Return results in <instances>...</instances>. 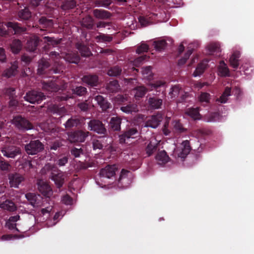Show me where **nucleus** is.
<instances>
[{
	"instance_id": "c9c22d12",
	"label": "nucleus",
	"mask_w": 254,
	"mask_h": 254,
	"mask_svg": "<svg viewBox=\"0 0 254 254\" xmlns=\"http://www.w3.org/2000/svg\"><path fill=\"white\" fill-rule=\"evenodd\" d=\"M122 72V69L121 66L119 65H115L111 67L107 72V74L110 76L118 77Z\"/></svg>"
},
{
	"instance_id": "864d4df0",
	"label": "nucleus",
	"mask_w": 254,
	"mask_h": 254,
	"mask_svg": "<svg viewBox=\"0 0 254 254\" xmlns=\"http://www.w3.org/2000/svg\"><path fill=\"white\" fill-rule=\"evenodd\" d=\"M142 74L144 77L150 79L152 77V67L151 66H146L142 68Z\"/></svg>"
},
{
	"instance_id": "5fc2aeb1",
	"label": "nucleus",
	"mask_w": 254,
	"mask_h": 254,
	"mask_svg": "<svg viewBox=\"0 0 254 254\" xmlns=\"http://www.w3.org/2000/svg\"><path fill=\"white\" fill-rule=\"evenodd\" d=\"M111 3V0H96L95 1L96 6L104 7H108Z\"/></svg>"
},
{
	"instance_id": "7c9ffc66",
	"label": "nucleus",
	"mask_w": 254,
	"mask_h": 254,
	"mask_svg": "<svg viewBox=\"0 0 254 254\" xmlns=\"http://www.w3.org/2000/svg\"><path fill=\"white\" fill-rule=\"evenodd\" d=\"M0 208L10 212L14 211L16 209V206L14 203L9 199H6L5 201L0 203Z\"/></svg>"
},
{
	"instance_id": "1a4fd4ad",
	"label": "nucleus",
	"mask_w": 254,
	"mask_h": 254,
	"mask_svg": "<svg viewBox=\"0 0 254 254\" xmlns=\"http://www.w3.org/2000/svg\"><path fill=\"white\" fill-rule=\"evenodd\" d=\"M46 96L41 91L37 90H32L28 92L24 97L25 100L32 104H39L44 99Z\"/></svg>"
},
{
	"instance_id": "b1692460",
	"label": "nucleus",
	"mask_w": 254,
	"mask_h": 254,
	"mask_svg": "<svg viewBox=\"0 0 254 254\" xmlns=\"http://www.w3.org/2000/svg\"><path fill=\"white\" fill-rule=\"evenodd\" d=\"M155 159L158 164L164 165L169 161L170 158L165 150H161L157 152Z\"/></svg>"
},
{
	"instance_id": "9b49d317",
	"label": "nucleus",
	"mask_w": 254,
	"mask_h": 254,
	"mask_svg": "<svg viewBox=\"0 0 254 254\" xmlns=\"http://www.w3.org/2000/svg\"><path fill=\"white\" fill-rule=\"evenodd\" d=\"M8 178L10 187L14 188H18L19 185L25 180L22 175L17 173H9Z\"/></svg>"
},
{
	"instance_id": "f704fd0d",
	"label": "nucleus",
	"mask_w": 254,
	"mask_h": 254,
	"mask_svg": "<svg viewBox=\"0 0 254 254\" xmlns=\"http://www.w3.org/2000/svg\"><path fill=\"white\" fill-rule=\"evenodd\" d=\"M22 47V44L20 40L14 39L10 44V48L12 52L14 54H18Z\"/></svg>"
},
{
	"instance_id": "603ef678",
	"label": "nucleus",
	"mask_w": 254,
	"mask_h": 254,
	"mask_svg": "<svg viewBox=\"0 0 254 254\" xmlns=\"http://www.w3.org/2000/svg\"><path fill=\"white\" fill-rule=\"evenodd\" d=\"M70 153L74 157L78 158L84 154V151L81 148H77L74 147L70 149Z\"/></svg>"
},
{
	"instance_id": "473e14b6",
	"label": "nucleus",
	"mask_w": 254,
	"mask_h": 254,
	"mask_svg": "<svg viewBox=\"0 0 254 254\" xmlns=\"http://www.w3.org/2000/svg\"><path fill=\"white\" fill-rule=\"evenodd\" d=\"M8 28L12 29L14 34L21 33L26 30V28L20 26V24L17 22H8L6 24Z\"/></svg>"
},
{
	"instance_id": "a19ab883",
	"label": "nucleus",
	"mask_w": 254,
	"mask_h": 254,
	"mask_svg": "<svg viewBox=\"0 0 254 254\" xmlns=\"http://www.w3.org/2000/svg\"><path fill=\"white\" fill-rule=\"evenodd\" d=\"M218 71L223 76H228L229 75V69L223 61H221L220 62Z\"/></svg>"
},
{
	"instance_id": "a878e982",
	"label": "nucleus",
	"mask_w": 254,
	"mask_h": 254,
	"mask_svg": "<svg viewBox=\"0 0 254 254\" xmlns=\"http://www.w3.org/2000/svg\"><path fill=\"white\" fill-rule=\"evenodd\" d=\"M75 47L79 51L81 56L89 57L92 55V53L89 48L82 43H77L75 45Z\"/></svg>"
},
{
	"instance_id": "0e129e2a",
	"label": "nucleus",
	"mask_w": 254,
	"mask_h": 254,
	"mask_svg": "<svg viewBox=\"0 0 254 254\" xmlns=\"http://www.w3.org/2000/svg\"><path fill=\"white\" fill-rule=\"evenodd\" d=\"M77 107L83 112H86L89 109V105L86 101L78 103Z\"/></svg>"
},
{
	"instance_id": "7ed1b4c3",
	"label": "nucleus",
	"mask_w": 254,
	"mask_h": 254,
	"mask_svg": "<svg viewBox=\"0 0 254 254\" xmlns=\"http://www.w3.org/2000/svg\"><path fill=\"white\" fill-rule=\"evenodd\" d=\"M61 70L62 68L59 65L56 67H52L49 60L45 58H42L38 61L37 73L40 75L60 73Z\"/></svg>"
},
{
	"instance_id": "37998d69",
	"label": "nucleus",
	"mask_w": 254,
	"mask_h": 254,
	"mask_svg": "<svg viewBox=\"0 0 254 254\" xmlns=\"http://www.w3.org/2000/svg\"><path fill=\"white\" fill-rule=\"evenodd\" d=\"M167 43L164 40H160L154 41L153 46L155 50L159 52H161L165 49L166 47Z\"/></svg>"
},
{
	"instance_id": "4c0bfd02",
	"label": "nucleus",
	"mask_w": 254,
	"mask_h": 254,
	"mask_svg": "<svg viewBox=\"0 0 254 254\" xmlns=\"http://www.w3.org/2000/svg\"><path fill=\"white\" fill-rule=\"evenodd\" d=\"M72 93L78 96H84L87 93L86 87L82 86H76L72 89Z\"/></svg>"
},
{
	"instance_id": "aec40b11",
	"label": "nucleus",
	"mask_w": 254,
	"mask_h": 254,
	"mask_svg": "<svg viewBox=\"0 0 254 254\" xmlns=\"http://www.w3.org/2000/svg\"><path fill=\"white\" fill-rule=\"evenodd\" d=\"M82 28L88 30L95 29L94 19L90 15L84 17L80 22Z\"/></svg>"
},
{
	"instance_id": "cd10ccee",
	"label": "nucleus",
	"mask_w": 254,
	"mask_h": 254,
	"mask_svg": "<svg viewBox=\"0 0 254 254\" xmlns=\"http://www.w3.org/2000/svg\"><path fill=\"white\" fill-rule=\"evenodd\" d=\"M95 100L103 111H106L111 108V104L108 102L106 99L101 95H97L95 97Z\"/></svg>"
},
{
	"instance_id": "ddd939ff",
	"label": "nucleus",
	"mask_w": 254,
	"mask_h": 254,
	"mask_svg": "<svg viewBox=\"0 0 254 254\" xmlns=\"http://www.w3.org/2000/svg\"><path fill=\"white\" fill-rule=\"evenodd\" d=\"M118 169L116 165H108L105 168L102 169L100 172V175L102 177L108 179L112 177L115 178L116 172Z\"/></svg>"
},
{
	"instance_id": "6e6d98bb",
	"label": "nucleus",
	"mask_w": 254,
	"mask_h": 254,
	"mask_svg": "<svg viewBox=\"0 0 254 254\" xmlns=\"http://www.w3.org/2000/svg\"><path fill=\"white\" fill-rule=\"evenodd\" d=\"M25 197L30 202V204L34 206L36 202V195L33 193L29 192L25 194Z\"/></svg>"
},
{
	"instance_id": "39448f33",
	"label": "nucleus",
	"mask_w": 254,
	"mask_h": 254,
	"mask_svg": "<svg viewBox=\"0 0 254 254\" xmlns=\"http://www.w3.org/2000/svg\"><path fill=\"white\" fill-rule=\"evenodd\" d=\"M44 149V144L38 139L31 140L24 146V149L27 154L31 155L37 154L42 151Z\"/></svg>"
},
{
	"instance_id": "5701e85b",
	"label": "nucleus",
	"mask_w": 254,
	"mask_h": 254,
	"mask_svg": "<svg viewBox=\"0 0 254 254\" xmlns=\"http://www.w3.org/2000/svg\"><path fill=\"white\" fill-rule=\"evenodd\" d=\"M93 14L96 18L103 20L108 19L112 16L110 12L101 9H94Z\"/></svg>"
},
{
	"instance_id": "de8ad7c7",
	"label": "nucleus",
	"mask_w": 254,
	"mask_h": 254,
	"mask_svg": "<svg viewBox=\"0 0 254 254\" xmlns=\"http://www.w3.org/2000/svg\"><path fill=\"white\" fill-rule=\"evenodd\" d=\"M39 23L40 25H42V28L51 27L53 24L52 20L47 19L44 16H42L39 19Z\"/></svg>"
},
{
	"instance_id": "72a5a7b5",
	"label": "nucleus",
	"mask_w": 254,
	"mask_h": 254,
	"mask_svg": "<svg viewBox=\"0 0 254 254\" xmlns=\"http://www.w3.org/2000/svg\"><path fill=\"white\" fill-rule=\"evenodd\" d=\"M65 60L69 63L77 64L80 58L77 52H71L66 54Z\"/></svg>"
},
{
	"instance_id": "a18cd8bd",
	"label": "nucleus",
	"mask_w": 254,
	"mask_h": 254,
	"mask_svg": "<svg viewBox=\"0 0 254 254\" xmlns=\"http://www.w3.org/2000/svg\"><path fill=\"white\" fill-rule=\"evenodd\" d=\"M11 168V165L9 162L6 161L3 157H0V170L4 172H9Z\"/></svg>"
},
{
	"instance_id": "e433bc0d",
	"label": "nucleus",
	"mask_w": 254,
	"mask_h": 254,
	"mask_svg": "<svg viewBox=\"0 0 254 254\" xmlns=\"http://www.w3.org/2000/svg\"><path fill=\"white\" fill-rule=\"evenodd\" d=\"M76 5V2L74 0H65L61 5V8L64 10H68L74 8Z\"/></svg>"
},
{
	"instance_id": "f257e3e1",
	"label": "nucleus",
	"mask_w": 254,
	"mask_h": 254,
	"mask_svg": "<svg viewBox=\"0 0 254 254\" xmlns=\"http://www.w3.org/2000/svg\"><path fill=\"white\" fill-rule=\"evenodd\" d=\"M148 89L144 86H139L134 89V97L136 99H139L143 97L148 90L153 91L154 95H158L160 93L162 94V97L165 96L166 82L162 80H157L150 82L148 84Z\"/></svg>"
},
{
	"instance_id": "0eeeda50",
	"label": "nucleus",
	"mask_w": 254,
	"mask_h": 254,
	"mask_svg": "<svg viewBox=\"0 0 254 254\" xmlns=\"http://www.w3.org/2000/svg\"><path fill=\"white\" fill-rule=\"evenodd\" d=\"M13 124L20 130L25 131L33 128V125L26 118L21 116H16L12 120Z\"/></svg>"
},
{
	"instance_id": "4d7b16f0",
	"label": "nucleus",
	"mask_w": 254,
	"mask_h": 254,
	"mask_svg": "<svg viewBox=\"0 0 254 254\" xmlns=\"http://www.w3.org/2000/svg\"><path fill=\"white\" fill-rule=\"evenodd\" d=\"M199 101L201 102H205L208 103L210 99V95L206 92H202L199 96Z\"/></svg>"
},
{
	"instance_id": "338daca9",
	"label": "nucleus",
	"mask_w": 254,
	"mask_h": 254,
	"mask_svg": "<svg viewBox=\"0 0 254 254\" xmlns=\"http://www.w3.org/2000/svg\"><path fill=\"white\" fill-rule=\"evenodd\" d=\"M119 86L118 82L117 80H114L113 81H111L109 84L108 85V88L109 89H111L112 91L113 92L116 90Z\"/></svg>"
},
{
	"instance_id": "c756f323",
	"label": "nucleus",
	"mask_w": 254,
	"mask_h": 254,
	"mask_svg": "<svg viewBox=\"0 0 254 254\" xmlns=\"http://www.w3.org/2000/svg\"><path fill=\"white\" fill-rule=\"evenodd\" d=\"M240 57V53L238 51L234 52L230 57L229 63L231 66L237 69L239 65V59Z\"/></svg>"
},
{
	"instance_id": "49530a36",
	"label": "nucleus",
	"mask_w": 254,
	"mask_h": 254,
	"mask_svg": "<svg viewBox=\"0 0 254 254\" xmlns=\"http://www.w3.org/2000/svg\"><path fill=\"white\" fill-rule=\"evenodd\" d=\"M186 114L194 120L198 119L200 116L198 108L188 109L186 112Z\"/></svg>"
},
{
	"instance_id": "2eb2a0df",
	"label": "nucleus",
	"mask_w": 254,
	"mask_h": 254,
	"mask_svg": "<svg viewBox=\"0 0 254 254\" xmlns=\"http://www.w3.org/2000/svg\"><path fill=\"white\" fill-rule=\"evenodd\" d=\"M155 96L149 97L148 99L147 104L148 108L151 110L161 109L163 105V99Z\"/></svg>"
},
{
	"instance_id": "f3484780",
	"label": "nucleus",
	"mask_w": 254,
	"mask_h": 254,
	"mask_svg": "<svg viewBox=\"0 0 254 254\" xmlns=\"http://www.w3.org/2000/svg\"><path fill=\"white\" fill-rule=\"evenodd\" d=\"M42 40H41L37 36L34 35L27 41L26 48L27 50L30 52H35L40 42Z\"/></svg>"
},
{
	"instance_id": "bf43d9fd",
	"label": "nucleus",
	"mask_w": 254,
	"mask_h": 254,
	"mask_svg": "<svg viewBox=\"0 0 254 254\" xmlns=\"http://www.w3.org/2000/svg\"><path fill=\"white\" fill-rule=\"evenodd\" d=\"M148 49V46L147 44L143 43L137 48L136 52L138 54H141L142 53L147 52Z\"/></svg>"
},
{
	"instance_id": "9d476101",
	"label": "nucleus",
	"mask_w": 254,
	"mask_h": 254,
	"mask_svg": "<svg viewBox=\"0 0 254 254\" xmlns=\"http://www.w3.org/2000/svg\"><path fill=\"white\" fill-rule=\"evenodd\" d=\"M1 152L4 157L14 159L21 154V149L19 147L15 145H5L1 148Z\"/></svg>"
},
{
	"instance_id": "774afa93",
	"label": "nucleus",
	"mask_w": 254,
	"mask_h": 254,
	"mask_svg": "<svg viewBox=\"0 0 254 254\" xmlns=\"http://www.w3.org/2000/svg\"><path fill=\"white\" fill-rule=\"evenodd\" d=\"M70 98L71 96L66 93L58 94L56 96V99L59 101H66Z\"/></svg>"
},
{
	"instance_id": "69168bd1",
	"label": "nucleus",
	"mask_w": 254,
	"mask_h": 254,
	"mask_svg": "<svg viewBox=\"0 0 254 254\" xmlns=\"http://www.w3.org/2000/svg\"><path fill=\"white\" fill-rule=\"evenodd\" d=\"M62 145V141L60 140H57L51 144L50 145V149L56 150Z\"/></svg>"
},
{
	"instance_id": "4468645a",
	"label": "nucleus",
	"mask_w": 254,
	"mask_h": 254,
	"mask_svg": "<svg viewBox=\"0 0 254 254\" xmlns=\"http://www.w3.org/2000/svg\"><path fill=\"white\" fill-rule=\"evenodd\" d=\"M159 146V142L155 138H152L147 142V145L145 150L148 156H150L156 152L158 150Z\"/></svg>"
},
{
	"instance_id": "a211bd4d",
	"label": "nucleus",
	"mask_w": 254,
	"mask_h": 254,
	"mask_svg": "<svg viewBox=\"0 0 254 254\" xmlns=\"http://www.w3.org/2000/svg\"><path fill=\"white\" fill-rule=\"evenodd\" d=\"M162 119V116L160 114L153 115L146 121L145 126L147 127L155 128L160 125Z\"/></svg>"
},
{
	"instance_id": "f03ea898",
	"label": "nucleus",
	"mask_w": 254,
	"mask_h": 254,
	"mask_svg": "<svg viewBox=\"0 0 254 254\" xmlns=\"http://www.w3.org/2000/svg\"><path fill=\"white\" fill-rule=\"evenodd\" d=\"M42 171L50 173V178L54 181L58 188L60 189L63 186L64 181V175L57 167L47 164L44 167Z\"/></svg>"
},
{
	"instance_id": "bb28decb",
	"label": "nucleus",
	"mask_w": 254,
	"mask_h": 254,
	"mask_svg": "<svg viewBox=\"0 0 254 254\" xmlns=\"http://www.w3.org/2000/svg\"><path fill=\"white\" fill-rule=\"evenodd\" d=\"M42 85L43 88L48 91L56 92L59 89V86L55 81H43Z\"/></svg>"
},
{
	"instance_id": "c03bdc74",
	"label": "nucleus",
	"mask_w": 254,
	"mask_h": 254,
	"mask_svg": "<svg viewBox=\"0 0 254 254\" xmlns=\"http://www.w3.org/2000/svg\"><path fill=\"white\" fill-rule=\"evenodd\" d=\"M95 39L97 42H110L113 40V37L107 34L100 33V34L95 37Z\"/></svg>"
},
{
	"instance_id": "412c9836",
	"label": "nucleus",
	"mask_w": 254,
	"mask_h": 254,
	"mask_svg": "<svg viewBox=\"0 0 254 254\" xmlns=\"http://www.w3.org/2000/svg\"><path fill=\"white\" fill-rule=\"evenodd\" d=\"M120 109L122 112L128 114H132L133 113H135L139 111L137 105L131 102L127 104H124L121 107Z\"/></svg>"
},
{
	"instance_id": "6e6552de",
	"label": "nucleus",
	"mask_w": 254,
	"mask_h": 254,
	"mask_svg": "<svg viewBox=\"0 0 254 254\" xmlns=\"http://www.w3.org/2000/svg\"><path fill=\"white\" fill-rule=\"evenodd\" d=\"M89 133L88 131L81 129L71 131L68 134V140L72 143L83 142L89 136Z\"/></svg>"
},
{
	"instance_id": "6ab92c4d",
	"label": "nucleus",
	"mask_w": 254,
	"mask_h": 254,
	"mask_svg": "<svg viewBox=\"0 0 254 254\" xmlns=\"http://www.w3.org/2000/svg\"><path fill=\"white\" fill-rule=\"evenodd\" d=\"M82 80L83 82L92 87L97 86L99 82L98 76L96 74L85 75Z\"/></svg>"
},
{
	"instance_id": "2f4dec72",
	"label": "nucleus",
	"mask_w": 254,
	"mask_h": 254,
	"mask_svg": "<svg viewBox=\"0 0 254 254\" xmlns=\"http://www.w3.org/2000/svg\"><path fill=\"white\" fill-rule=\"evenodd\" d=\"M17 68L18 65L16 63L12 64L9 68H7L4 70L2 74L3 76L9 78L11 76H15L17 72Z\"/></svg>"
},
{
	"instance_id": "8fccbe9b",
	"label": "nucleus",
	"mask_w": 254,
	"mask_h": 254,
	"mask_svg": "<svg viewBox=\"0 0 254 254\" xmlns=\"http://www.w3.org/2000/svg\"><path fill=\"white\" fill-rule=\"evenodd\" d=\"M207 49L210 53H219L220 52V45L216 43H210L207 46Z\"/></svg>"
},
{
	"instance_id": "79ce46f5",
	"label": "nucleus",
	"mask_w": 254,
	"mask_h": 254,
	"mask_svg": "<svg viewBox=\"0 0 254 254\" xmlns=\"http://www.w3.org/2000/svg\"><path fill=\"white\" fill-rule=\"evenodd\" d=\"M206 68V64L201 62L198 64L197 67H196L195 70L193 73V76L194 77L200 76L202 74L205 69Z\"/></svg>"
},
{
	"instance_id": "f8f14e48",
	"label": "nucleus",
	"mask_w": 254,
	"mask_h": 254,
	"mask_svg": "<svg viewBox=\"0 0 254 254\" xmlns=\"http://www.w3.org/2000/svg\"><path fill=\"white\" fill-rule=\"evenodd\" d=\"M181 145L182 146L181 149L176 150L175 154V155H177L178 158H180L183 161L189 154L191 147L190 141L188 140L183 141Z\"/></svg>"
},
{
	"instance_id": "680f3d73",
	"label": "nucleus",
	"mask_w": 254,
	"mask_h": 254,
	"mask_svg": "<svg viewBox=\"0 0 254 254\" xmlns=\"http://www.w3.org/2000/svg\"><path fill=\"white\" fill-rule=\"evenodd\" d=\"M67 156H60L57 161V164L60 166H64L68 162Z\"/></svg>"
},
{
	"instance_id": "3c124183",
	"label": "nucleus",
	"mask_w": 254,
	"mask_h": 254,
	"mask_svg": "<svg viewBox=\"0 0 254 254\" xmlns=\"http://www.w3.org/2000/svg\"><path fill=\"white\" fill-rule=\"evenodd\" d=\"M174 128L177 132L179 133L184 132L186 131V129L183 127V125L179 121H175L172 123Z\"/></svg>"
},
{
	"instance_id": "ea45409f",
	"label": "nucleus",
	"mask_w": 254,
	"mask_h": 254,
	"mask_svg": "<svg viewBox=\"0 0 254 254\" xmlns=\"http://www.w3.org/2000/svg\"><path fill=\"white\" fill-rule=\"evenodd\" d=\"M231 89L226 87L221 96L217 99V101L221 103H225L228 100V98L231 95Z\"/></svg>"
},
{
	"instance_id": "c85d7f7f",
	"label": "nucleus",
	"mask_w": 254,
	"mask_h": 254,
	"mask_svg": "<svg viewBox=\"0 0 254 254\" xmlns=\"http://www.w3.org/2000/svg\"><path fill=\"white\" fill-rule=\"evenodd\" d=\"M121 123L122 119L120 117H112L110 121V126L113 130L119 131L121 130Z\"/></svg>"
},
{
	"instance_id": "052dcab7",
	"label": "nucleus",
	"mask_w": 254,
	"mask_h": 254,
	"mask_svg": "<svg viewBox=\"0 0 254 254\" xmlns=\"http://www.w3.org/2000/svg\"><path fill=\"white\" fill-rule=\"evenodd\" d=\"M5 94L9 97V98L16 97L15 95V89L14 88L9 87L5 88L4 90Z\"/></svg>"
},
{
	"instance_id": "58836bf2",
	"label": "nucleus",
	"mask_w": 254,
	"mask_h": 254,
	"mask_svg": "<svg viewBox=\"0 0 254 254\" xmlns=\"http://www.w3.org/2000/svg\"><path fill=\"white\" fill-rule=\"evenodd\" d=\"M106 137V135H103V136L99 137L98 139H94L92 141V145L93 149H102L104 146V145L103 143V140Z\"/></svg>"
},
{
	"instance_id": "13d9d810",
	"label": "nucleus",
	"mask_w": 254,
	"mask_h": 254,
	"mask_svg": "<svg viewBox=\"0 0 254 254\" xmlns=\"http://www.w3.org/2000/svg\"><path fill=\"white\" fill-rule=\"evenodd\" d=\"M44 39L45 41L48 43V44H51L54 46H56L59 44L61 42V40H57L55 39L54 37H50L48 36H45L44 37Z\"/></svg>"
},
{
	"instance_id": "4be33fe9",
	"label": "nucleus",
	"mask_w": 254,
	"mask_h": 254,
	"mask_svg": "<svg viewBox=\"0 0 254 254\" xmlns=\"http://www.w3.org/2000/svg\"><path fill=\"white\" fill-rule=\"evenodd\" d=\"M171 98H175L178 97L179 95L181 96V101H184L186 98V95L184 94L183 89L179 85H175L171 88V91L169 93Z\"/></svg>"
},
{
	"instance_id": "393cba45",
	"label": "nucleus",
	"mask_w": 254,
	"mask_h": 254,
	"mask_svg": "<svg viewBox=\"0 0 254 254\" xmlns=\"http://www.w3.org/2000/svg\"><path fill=\"white\" fill-rule=\"evenodd\" d=\"M17 16L19 20H28L31 17V12L28 7H25L17 11Z\"/></svg>"
},
{
	"instance_id": "09e8293b",
	"label": "nucleus",
	"mask_w": 254,
	"mask_h": 254,
	"mask_svg": "<svg viewBox=\"0 0 254 254\" xmlns=\"http://www.w3.org/2000/svg\"><path fill=\"white\" fill-rule=\"evenodd\" d=\"M80 121L78 119L70 118L66 121L64 125L65 128H70L77 127Z\"/></svg>"
},
{
	"instance_id": "423d86ee",
	"label": "nucleus",
	"mask_w": 254,
	"mask_h": 254,
	"mask_svg": "<svg viewBox=\"0 0 254 254\" xmlns=\"http://www.w3.org/2000/svg\"><path fill=\"white\" fill-rule=\"evenodd\" d=\"M88 129L98 134L106 136L107 134V130L105 128V125L103 123L96 119H92L87 123Z\"/></svg>"
},
{
	"instance_id": "20e7f679",
	"label": "nucleus",
	"mask_w": 254,
	"mask_h": 254,
	"mask_svg": "<svg viewBox=\"0 0 254 254\" xmlns=\"http://www.w3.org/2000/svg\"><path fill=\"white\" fill-rule=\"evenodd\" d=\"M139 135V132L136 127H129L119 135V142L122 144H130V139L135 138Z\"/></svg>"
},
{
	"instance_id": "e2e57ef3",
	"label": "nucleus",
	"mask_w": 254,
	"mask_h": 254,
	"mask_svg": "<svg viewBox=\"0 0 254 254\" xmlns=\"http://www.w3.org/2000/svg\"><path fill=\"white\" fill-rule=\"evenodd\" d=\"M148 58V57L146 55L139 56L134 59V63L136 66H138L141 64L143 61L146 60Z\"/></svg>"
},
{
	"instance_id": "dca6fc26",
	"label": "nucleus",
	"mask_w": 254,
	"mask_h": 254,
	"mask_svg": "<svg viewBox=\"0 0 254 254\" xmlns=\"http://www.w3.org/2000/svg\"><path fill=\"white\" fill-rule=\"evenodd\" d=\"M38 188L39 191L44 196L49 197L52 193V190L49 184L42 181L39 180L38 183Z\"/></svg>"
}]
</instances>
